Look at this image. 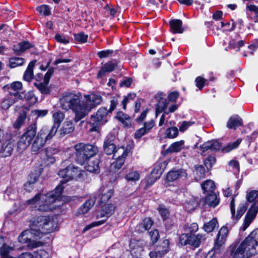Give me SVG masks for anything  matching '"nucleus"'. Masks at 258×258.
<instances>
[{
  "instance_id": "obj_20",
  "label": "nucleus",
  "mask_w": 258,
  "mask_h": 258,
  "mask_svg": "<svg viewBox=\"0 0 258 258\" xmlns=\"http://www.w3.org/2000/svg\"><path fill=\"white\" fill-rule=\"evenodd\" d=\"M37 128L36 123L31 124L26 128L25 132L22 135V137L31 143L32 140L37 135Z\"/></svg>"
},
{
  "instance_id": "obj_56",
  "label": "nucleus",
  "mask_w": 258,
  "mask_h": 258,
  "mask_svg": "<svg viewBox=\"0 0 258 258\" xmlns=\"http://www.w3.org/2000/svg\"><path fill=\"white\" fill-rule=\"evenodd\" d=\"M216 162V158L215 156H210L205 159L204 163L205 165L207 167L208 169H210L212 168L213 165L215 164Z\"/></svg>"
},
{
  "instance_id": "obj_26",
  "label": "nucleus",
  "mask_w": 258,
  "mask_h": 258,
  "mask_svg": "<svg viewBox=\"0 0 258 258\" xmlns=\"http://www.w3.org/2000/svg\"><path fill=\"white\" fill-rule=\"evenodd\" d=\"M170 30L173 33H182L183 32L182 22L179 19L172 20L169 22Z\"/></svg>"
},
{
  "instance_id": "obj_64",
  "label": "nucleus",
  "mask_w": 258,
  "mask_h": 258,
  "mask_svg": "<svg viewBox=\"0 0 258 258\" xmlns=\"http://www.w3.org/2000/svg\"><path fill=\"white\" fill-rule=\"evenodd\" d=\"M35 256L36 258H48L49 255L47 251L41 249L37 251Z\"/></svg>"
},
{
  "instance_id": "obj_42",
  "label": "nucleus",
  "mask_w": 258,
  "mask_h": 258,
  "mask_svg": "<svg viewBox=\"0 0 258 258\" xmlns=\"http://www.w3.org/2000/svg\"><path fill=\"white\" fill-rule=\"evenodd\" d=\"M197 205L198 202L196 199L194 197H191L185 202L184 207L186 211L188 212H191L194 210Z\"/></svg>"
},
{
  "instance_id": "obj_54",
  "label": "nucleus",
  "mask_w": 258,
  "mask_h": 258,
  "mask_svg": "<svg viewBox=\"0 0 258 258\" xmlns=\"http://www.w3.org/2000/svg\"><path fill=\"white\" fill-rule=\"evenodd\" d=\"M74 36L75 40L80 43H85L87 42L88 37V35L85 34L83 32L75 34Z\"/></svg>"
},
{
  "instance_id": "obj_63",
  "label": "nucleus",
  "mask_w": 258,
  "mask_h": 258,
  "mask_svg": "<svg viewBox=\"0 0 258 258\" xmlns=\"http://www.w3.org/2000/svg\"><path fill=\"white\" fill-rule=\"evenodd\" d=\"M150 238L153 242H156L159 237V234L158 230H155L149 233Z\"/></svg>"
},
{
  "instance_id": "obj_4",
  "label": "nucleus",
  "mask_w": 258,
  "mask_h": 258,
  "mask_svg": "<svg viewBox=\"0 0 258 258\" xmlns=\"http://www.w3.org/2000/svg\"><path fill=\"white\" fill-rule=\"evenodd\" d=\"M103 148L106 154H113V157L116 160L114 167L120 168L123 164L124 159L128 155V150L123 147L116 148L112 140L108 137H107L104 141Z\"/></svg>"
},
{
  "instance_id": "obj_29",
  "label": "nucleus",
  "mask_w": 258,
  "mask_h": 258,
  "mask_svg": "<svg viewBox=\"0 0 258 258\" xmlns=\"http://www.w3.org/2000/svg\"><path fill=\"white\" fill-rule=\"evenodd\" d=\"M242 119L238 115L231 117L227 123V126L229 128L235 129L237 127L242 125Z\"/></svg>"
},
{
  "instance_id": "obj_8",
  "label": "nucleus",
  "mask_w": 258,
  "mask_h": 258,
  "mask_svg": "<svg viewBox=\"0 0 258 258\" xmlns=\"http://www.w3.org/2000/svg\"><path fill=\"white\" fill-rule=\"evenodd\" d=\"M55 135L49 131L47 126H43L38 132L32 143V152H37L43 147L47 141L50 140Z\"/></svg>"
},
{
  "instance_id": "obj_14",
  "label": "nucleus",
  "mask_w": 258,
  "mask_h": 258,
  "mask_svg": "<svg viewBox=\"0 0 258 258\" xmlns=\"http://www.w3.org/2000/svg\"><path fill=\"white\" fill-rule=\"evenodd\" d=\"M8 88L9 94L15 97L19 100L24 98V93L22 90V84L20 82H15L6 86Z\"/></svg>"
},
{
  "instance_id": "obj_5",
  "label": "nucleus",
  "mask_w": 258,
  "mask_h": 258,
  "mask_svg": "<svg viewBox=\"0 0 258 258\" xmlns=\"http://www.w3.org/2000/svg\"><path fill=\"white\" fill-rule=\"evenodd\" d=\"M30 229L32 232L36 233V237L40 238L42 234L50 233L54 230V223L49 217L38 216L32 220L30 224Z\"/></svg>"
},
{
  "instance_id": "obj_49",
  "label": "nucleus",
  "mask_w": 258,
  "mask_h": 258,
  "mask_svg": "<svg viewBox=\"0 0 258 258\" xmlns=\"http://www.w3.org/2000/svg\"><path fill=\"white\" fill-rule=\"evenodd\" d=\"M247 9L251 13L254 14L253 21L255 23L258 22V7L254 5H247Z\"/></svg>"
},
{
  "instance_id": "obj_11",
  "label": "nucleus",
  "mask_w": 258,
  "mask_h": 258,
  "mask_svg": "<svg viewBox=\"0 0 258 258\" xmlns=\"http://www.w3.org/2000/svg\"><path fill=\"white\" fill-rule=\"evenodd\" d=\"M108 111L106 108H99L95 114L91 116L90 124L92 126L91 131H96L99 126L106 123L107 120Z\"/></svg>"
},
{
  "instance_id": "obj_17",
  "label": "nucleus",
  "mask_w": 258,
  "mask_h": 258,
  "mask_svg": "<svg viewBox=\"0 0 258 258\" xmlns=\"http://www.w3.org/2000/svg\"><path fill=\"white\" fill-rule=\"evenodd\" d=\"M202 153L208 150L218 151L221 148V144L217 140H212L207 142L200 147Z\"/></svg>"
},
{
  "instance_id": "obj_1",
  "label": "nucleus",
  "mask_w": 258,
  "mask_h": 258,
  "mask_svg": "<svg viewBox=\"0 0 258 258\" xmlns=\"http://www.w3.org/2000/svg\"><path fill=\"white\" fill-rule=\"evenodd\" d=\"M101 101L102 97L100 95L91 94L84 95L83 98L80 93H66L60 99L62 109L66 111L71 109L75 113L76 122L86 116Z\"/></svg>"
},
{
  "instance_id": "obj_39",
  "label": "nucleus",
  "mask_w": 258,
  "mask_h": 258,
  "mask_svg": "<svg viewBox=\"0 0 258 258\" xmlns=\"http://www.w3.org/2000/svg\"><path fill=\"white\" fill-rule=\"evenodd\" d=\"M202 187L205 192L212 193L214 192L215 185L213 181L207 180L202 183Z\"/></svg>"
},
{
  "instance_id": "obj_45",
  "label": "nucleus",
  "mask_w": 258,
  "mask_h": 258,
  "mask_svg": "<svg viewBox=\"0 0 258 258\" xmlns=\"http://www.w3.org/2000/svg\"><path fill=\"white\" fill-rule=\"evenodd\" d=\"M247 208V204L246 203H240L238 207L236 214H235V216L232 218L236 220H238L243 215Z\"/></svg>"
},
{
  "instance_id": "obj_15",
  "label": "nucleus",
  "mask_w": 258,
  "mask_h": 258,
  "mask_svg": "<svg viewBox=\"0 0 258 258\" xmlns=\"http://www.w3.org/2000/svg\"><path fill=\"white\" fill-rule=\"evenodd\" d=\"M64 117V113L60 111H55L52 114L53 124L49 128V131L53 132L55 135Z\"/></svg>"
},
{
  "instance_id": "obj_18",
  "label": "nucleus",
  "mask_w": 258,
  "mask_h": 258,
  "mask_svg": "<svg viewBox=\"0 0 258 258\" xmlns=\"http://www.w3.org/2000/svg\"><path fill=\"white\" fill-rule=\"evenodd\" d=\"M165 95L162 93H158L156 98L158 100V103L156 104V116L157 117L158 113L162 112L166 109L168 102H167L166 99L164 98Z\"/></svg>"
},
{
  "instance_id": "obj_30",
  "label": "nucleus",
  "mask_w": 258,
  "mask_h": 258,
  "mask_svg": "<svg viewBox=\"0 0 258 258\" xmlns=\"http://www.w3.org/2000/svg\"><path fill=\"white\" fill-rule=\"evenodd\" d=\"M116 118L119 120L125 127H130L131 125V117L127 114L122 112H118L116 115Z\"/></svg>"
},
{
  "instance_id": "obj_43",
  "label": "nucleus",
  "mask_w": 258,
  "mask_h": 258,
  "mask_svg": "<svg viewBox=\"0 0 258 258\" xmlns=\"http://www.w3.org/2000/svg\"><path fill=\"white\" fill-rule=\"evenodd\" d=\"M25 60L22 57H14L9 60V67L11 68L22 66L24 64Z\"/></svg>"
},
{
  "instance_id": "obj_59",
  "label": "nucleus",
  "mask_w": 258,
  "mask_h": 258,
  "mask_svg": "<svg viewBox=\"0 0 258 258\" xmlns=\"http://www.w3.org/2000/svg\"><path fill=\"white\" fill-rule=\"evenodd\" d=\"M55 39L57 42L64 44H67L69 43L68 38L66 37L65 36L61 35L59 34H56L55 35Z\"/></svg>"
},
{
  "instance_id": "obj_58",
  "label": "nucleus",
  "mask_w": 258,
  "mask_h": 258,
  "mask_svg": "<svg viewBox=\"0 0 258 258\" xmlns=\"http://www.w3.org/2000/svg\"><path fill=\"white\" fill-rule=\"evenodd\" d=\"M39 175V173L37 171L31 172L29 175L28 180L35 184L37 181Z\"/></svg>"
},
{
  "instance_id": "obj_44",
  "label": "nucleus",
  "mask_w": 258,
  "mask_h": 258,
  "mask_svg": "<svg viewBox=\"0 0 258 258\" xmlns=\"http://www.w3.org/2000/svg\"><path fill=\"white\" fill-rule=\"evenodd\" d=\"M153 223V221L150 218L144 219L139 225V230L141 232H144L149 229L152 227Z\"/></svg>"
},
{
  "instance_id": "obj_31",
  "label": "nucleus",
  "mask_w": 258,
  "mask_h": 258,
  "mask_svg": "<svg viewBox=\"0 0 258 258\" xmlns=\"http://www.w3.org/2000/svg\"><path fill=\"white\" fill-rule=\"evenodd\" d=\"M99 164V160L98 159L91 160L86 166V169L90 172L98 173L100 171Z\"/></svg>"
},
{
  "instance_id": "obj_16",
  "label": "nucleus",
  "mask_w": 258,
  "mask_h": 258,
  "mask_svg": "<svg viewBox=\"0 0 258 258\" xmlns=\"http://www.w3.org/2000/svg\"><path fill=\"white\" fill-rule=\"evenodd\" d=\"M29 110V107L24 106L22 107V109L19 112L18 117L13 123V127L15 128L19 129L24 124L26 118L27 114Z\"/></svg>"
},
{
  "instance_id": "obj_57",
  "label": "nucleus",
  "mask_w": 258,
  "mask_h": 258,
  "mask_svg": "<svg viewBox=\"0 0 258 258\" xmlns=\"http://www.w3.org/2000/svg\"><path fill=\"white\" fill-rule=\"evenodd\" d=\"M105 221H106V219H104V220H102L98 221L93 222L91 223H90V224L87 225L84 228L83 231H86L92 228L101 225L103 224V223H104Z\"/></svg>"
},
{
  "instance_id": "obj_46",
  "label": "nucleus",
  "mask_w": 258,
  "mask_h": 258,
  "mask_svg": "<svg viewBox=\"0 0 258 258\" xmlns=\"http://www.w3.org/2000/svg\"><path fill=\"white\" fill-rule=\"evenodd\" d=\"M140 177L139 173L136 171L130 172L125 176V179L128 182H136L139 180Z\"/></svg>"
},
{
  "instance_id": "obj_38",
  "label": "nucleus",
  "mask_w": 258,
  "mask_h": 258,
  "mask_svg": "<svg viewBox=\"0 0 258 258\" xmlns=\"http://www.w3.org/2000/svg\"><path fill=\"white\" fill-rule=\"evenodd\" d=\"M115 64L112 62H108L105 63L98 73L97 77H101L105 73L112 72L115 68Z\"/></svg>"
},
{
  "instance_id": "obj_3",
  "label": "nucleus",
  "mask_w": 258,
  "mask_h": 258,
  "mask_svg": "<svg viewBox=\"0 0 258 258\" xmlns=\"http://www.w3.org/2000/svg\"><path fill=\"white\" fill-rule=\"evenodd\" d=\"M254 232L250 233L237 247L232 246L231 258H248L258 253V241L254 237Z\"/></svg>"
},
{
  "instance_id": "obj_23",
  "label": "nucleus",
  "mask_w": 258,
  "mask_h": 258,
  "mask_svg": "<svg viewBox=\"0 0 258 258\" xmlns=\"http://www.w3.org/2000/svg\"><path fill=\"white\" fill-rule=\"evenodd\" d=\"M115 206L112 204L105 205L102 210L97 215V218L109 217L115 211Z\"/></svg>"
},
{
  "instance_id": "obj_52",
  "label": "nucleus",
  "mask_w": 258,
  "mask_h": 258,
  "mask_svg": "<svg viewBox=\"0 0 258 258\" xmlns=\"http://www.w3.org/2000/svg\"><path fill=\"white\" fill-rule=\"evenodd\" d=\"M37 11L41 15L48 16L50 14V10L47 5H41L37 8Z\"/></svg>"
},
{
  "instance_id": "obj_10",
  "label": "nucleus",
  "mask_w": 258,
  "mask_h": 258,
  "mask_svg": "<svg viewBox=\"0 0 258 258\" xmlns=\"http://www.w3.org/2000/svg\"><path fill=\"white\" fill-rule=\"evenodd\" d=\"M228 229L226 226L221 228L217 235V240L212 249L209 252L210 256L219 254L223 250V245L228 234Z\"/></svg>"
},
{
  "instance_id": "obj_33",
  "label": "nucleus",
  "mask_w": 258,
  "mask_h": 258,
  "mask_svg": "<svg viewBox=\"0 0 258 258\" xmlns=\"http://www.w3.org/2000/svg\"><path fill=\"white\" fill-rule=\"evenodd\" d=\"M205 203L210 207L215 208L219 204V199L214 192L210 193L205 198Z\"/></svg>"
},
{
  "instance_id": "obj_47",
  "label": "nucleus",
  "mask_w": 258,
  "mask_h": 258,
  "mask_svg": "<svg viewBox=\"0 0 258 258\" xmlns=\"http://www.w3.org/2000/svg\"><path fill=\"white\" fill-rule=\"evenodd\" d=\"M241 141V140L240 139H238L234 142L229 143L222 149L223 151L225 152L231 151L232 150L237 148L240 144Z\"/></svg>"
},
{
  "instance_id": "obj_48",
  "label": "nucleus",
  "mask_w": 258,
  "mask_h": 258,
  "mask_svg": "<svg viewBox=\"0 0 258 258\" xmlns=\"http://www.w3.org/2000/svg\"><path fill=\"white\" fill-rule=\"evenodd\" d=\"M165 134L168 138L173 139L178 135V130L176 127H170L166 130Z\"/></svg>"
},
{
  "instance_id": "obj_22",
  "label": "nucleus",
  "mask_w": 258,
  "mask_h": 258,
  "mask_svg": "<svg viewBox=\"0 0 258 258\" xmlns=\"http://www.w3.org/2000/svg\"><path fill=\"white\" fill-rule=\"evenodd\" d=\"M19 197L18 188L17 185H12L7 188L4 194L6 200H15Z\"/></svg>"
},
{
  "instance_id": "obj_24",
  "label": "nucleus",
  "mask_w": 258,
  "mask_h": 258,
  "mask_svg": "<svg viewBox=\"0 0 258 258\" xmlns=\"http://www.w3.org/2000/svg\"><path fill=\"white\" fill-rule=\"evenodd\" d=\"M75 130L72 120L67 119L59 130L60 135L64 136L72 133Z\"/></svg>"
},
{
  "instance_id": "obj_41",
  "label": "nucleus",
  "mask_w": 258,
  "mask_h": 258,
  "mask_svg": "<svg viewBox=\"0 0 258 258\" xmlns=\"http://www.w3.org/2000/svg\"><path fill=\"white\" fill-rule=\"evenodd\" d=\"M195 178L196 180H200L205 177V170L202 165L195 166V170L194 171Z\"/></svg>"
},
{
  "instance_id": "obj_13",
  "label": "nucleus",
  "mask_w": 258,
  "mask_h": 258,
  "mask_svg": "<svg viewBox=\"0 0 258 258\" xmlns=\"http://www.w3.org/2000/svg\"><path fill=\"white\" fill-rule=\"evenodd\" d=\"M35 234L36 233L32 232L31 229L25 230L19 235L18 240L21 243L27 244V246L30 248L39 247L41 245V243L31 239L32 236L36 239L38 238L36 237Z\"/></svg>"
},
{
  "instance_id": "obj_35",
  "label": "nucleus",
  "mask_w": 258,
  "mask_h": 258,
  "mask_svg": "<svg viewBox=\"0 0 258 258\" xmlns=\"http://www.w3.org/2000/svg\"><path fill=\"white\" fill-rule=\"evenodd\" d=\"M30 142L25 139L22 136L17 143V152L20 154L23 153L30 145Z\"/></svg>"
},
{
  "instance_id": "obj_25",
  "label": "nucleus",
  "mask_w": 258,
  "mask_h": 258,
  "mask_svg": "<svg viewBox=\"0 0 258 258\" xmlns=\"http://www.w3.org/2000/svg\"><path fill=\"white\" fill-rule=\"evenodd\" d=\"M19 100L15 97L8 94L6 96L0 104V108L3 110L8 109L15 103Z\"/></svg>"
},
{
  "instance_id": "obj_6",
  "label": "nucleus",
  "mask_w": 258,
  "mask_h": 258,
  "mask_svg": "<svg viewBox=\"0 0 258 258\" xmlns=\"http://www.w3.org/2000/svg\"><path fill=\"white\" fill-rule=\"evenodd\" d=\"M74 149L76 161L81 165L84 164L89 158L98 152L97 147L83 143L76 144L74 146Z\"/></svg>"
},
{
  "instance_id": "obj_37",
  "label": "nucleus",
  "mask_w": 258,
  "mask_h": 258,
  "mask_svg": "<svg viewBox=\"0 0 258 258\" xmlns=\"http://www.w3.org/2000/svg\"><path fill=\"white\" fill-rule=\"evenodd\" d=\"M218 227V223L216 218H213L204 225V230L208 233L211 232Z\"/></svg>"
},
{
  "instance_id": "obj_62",
  "label": "nucleus",
  "mask_w": 258,
  "mask_h": 258,
  "mask_svg": "<svg viewBox=\"0 0 258 258\" xmlns=\"http://www.w3.org/2000/svg\"><path fill=\"white\" fill-rule=\"evenodd\" d=\"M205 80L201 77H198L195 80L196 86L200 89L201 90L204 86Z\"/></svg>"
},
{
  "instance_id": "obj_53",
  "label": "nucleus",
  "mask_w": 258,
  "mask_h": 258,
  "mask_svg": "<svg viewBox=\"0 0 258 258\" xmlns=\"http://www.w3.org/2000/svg\"><path fill=\"white\" fill-rule=\"evenodd\" d=\"M30 104H33L36 102V98L32 92H28L26 94L24 93V98Z\"/></svg>"
},
{
  "instance_id": "obj_2",
  "label": "nucleus",
  "mask_w": 258,
  "mask_h": 258,
  "mask_svg": "<svg viewBox=\"0 0 258 258\" xmlns=\"http://www.w3.org/2000/svg\"><path fill=\"white\" fill-rule=\"evenodd\" d=\"M68 167L59 170L58 175L63 178L60 181V184L57 185L54 190L45 195L37 194L33 198L27 201V204L35 210L40 211H47L53 209L54 207L51 205L52 204L56 201H60L61 198V193L63 188L62 184L71 180L68 176Z\"/></svg>"
},
{
  "instance_id": "obj_28",
  "label": "nucleus",
  "mask_w": 258,
  "mask_h": 258,
  "mask_svg": "<svg viewBox=\"0 0 258 258\" xmlns=\"http://www.w3.org/2000/svg\"><path fill=\"white\" fill-rule=\"evenodd\" d=\"M100 194L98 196L100 203L107 201L112 196L113 191L106 187L100 189Z\"/></svg>"
},
{
  "instance_id": "obj_27",
  "label": "nucleus",
  "mask_w": 258,
  "mask_h": 258,
  "mask_svg": "<svg viewBox=\"0 0 258 258\" xmlns=\"http://www.w3.org/2000/svg\"><path fill=\"white\" fill-rule=\"evenodd\" d=\"M68 170L69 172L68 176L69 178H71V179L73 178H80L83 175V173H84V171L81 170L77 167H75L73 165L68 166Z\"/></svg>"
},
{
  "instance_id": "obj_12",
  "label": "nucleus",
  "mask_w": 258,
  "mask_h": 258,
  "mask_svg": "<svg viewBox=\"0 0 258 258\" xmlns=\"http://www.w3.org/2000/svg\"><path fill=\"white\" fill-rule=\"evenodd\" d=\"M205 235L202 234H183L180 238V242L182 245H189L194 248L200 246L201 243L206 239Z\"/></svg>"
},
{
  "instance_id": "obj_36",
  "label": "nucleus",
  "mask_w": 258,
  "mask_h": 258,
  "mask_svg": "<svg viewBox=\"0 0 258 258\" xmlns=\"http://www.w3.org/2000/svg\"><path fill=\"white\" fill-rule=\"evenodd\" d=\"M35 62L36 60L31 61L24 74V80L28 82H30L33 78V67Z\"/></svg>"
},
{
  "instance_id": "obj_32",
  "label": "nucleus",
  "mask_w": 258,
  "mask_h": 258,
  "mask_svg": "<svg viewBox=\"0 0 258 258\" xmlns=\"http://www.w3.org/2000/svg\"><path fill=\"white\" fill-rule=\"evenodd\" d=\"M184 142L183 140L175 142L170 145L166 150V152L174 153L179 152L184 148Z\"/></svg>"
},
{
  "instance_id": "obj_34",
  "label": "nucleus",
  "mask_w": 258,
  "mask_h": 258,
  "mask_svg": "<svg viewBox=\"0 0 258 258\" xmlns=\"http://www.w3.org/2000/svg\"><path fill=\"white\" fill-rule=\"evenodd\" d=\"M95 198L87 200L78 210L79 214L87 213L95 204Z\"/></svg>"
},
{
  "instance_id": "obj_51",
  "label": "nucleus",
  "mask_w": 258,
  "mask_h": 258,
  "mask_svg": "<svg viewBox=\"0 0 258 258\" xmlns=\"http://www.w3.org/2000/svg\"><path fill=\"white\" fill-rule=\"evenodd\" d=\"M119 98L120 96L118 95H116L111 98L109 112H111L116 108L118 104Z\"/></svg>"
},
{
  "instance_id": "obj_60",
  "label": "nucleus",
  "mask_w": 258,
  "mask_h": 258,
  "mask_svg": "<svg viewBox=\"0 0 258 258\" xmlns=\"http://www.w3.org/2000/svg\"><path fill=\"white\" fill-rule=\"evenodd\" d=\"M185 229L187 232H189L190 233H195L198 230L199 227L197 223H193L190 224V225H186Z\"/></svg>"
},
{
  "instance_id": "obj_21",
  "label": "nucleus",
  "mask_w": 258,
  "mask_h": 258,
  "mask_svg": "<svg viewBox=\"0 0 258 258\" xmlns=\"http://www.w3.org/2000/svg\"><path fill=\"white\" fill-rule=\"evenodd\" d=\"M187 176V173L185 170L183 169H177L169 171L166 176L167 180L168 181H173L178 178L184 177L185 178Z\"/></svg>"
},
{
  "instance_id": "obj_50",
  "label": "nucleus",
  "mask_w": 258,
  "mask_h": 258,
  "mask_svg": "<svg viewBox=\"0 0 258 258\" xmlns=\"http://www.w3.org/2000/svg\"><path fill=\"white\" fill-rule=\"evenodd\" d=\"M12 250V247L9 245H4L3 247L0 248V254L3 258H14L8 255L9 252Z\"/></svg>"
},
{
  "instance_id": "obj_40",
  "label": "nucleus",
  "mask_w": 258,
  "mask_h": 258,
  "mask_svg": "<svg viewBox=\"0 0 258 258\" xmlns=\"http://www.w3.org/2000/svg\"><path fill=\"white\" fill-rule=\"evenodd\" d=\"M34 85L42 94H48L50 93V89L48 86V83L45 82L44 80L43 82L34 83Z\"/></svg>"
},
{
  "instance_id": "obj_7",
  "label": "nucleus",
  "mask_w": 258,
  "mask_h": 258,
  "mask_svg": "<svg viewBox=\"0 0 258 258\" xmlns=\"http://www.w3.org/2000/svg\"><path fill=\"white\" fill-rule=\"evenodd\" d=\"M258 197V191L253 190L246 195V198L248 202L254 203L250 206L244 218L242 229L244 231L251 223L255 219L258 212V202H255V200Z\"/></svg>"
},
{
  "instance_id": "obj_9",
  "label": "nucleus",
  "mask_w": 258,
  "mask_h": 258,
  "mask_svg": "<svg viewBox=\"0 0 258 258\" xmlns=\"http://www.w3.org/2000/svg\"><path fill=\"white\" fill-rule=\"evenodd\" d=\"M16 138V136L11 133H7L5 134L4 140L0 146V155L1 156L6 157L11 155Z\"/></svg>"
},
{
  "instance_id": "obj_61",
  "label": "nucleus",
  "mask_w": 258,
  "mask_h": 258,
  "mask_svg": "<svg viewBox=\"0 0 258 258\" xmlns=\"http://www.w3.org/2000/svg\"><path fill=\"white\" fill-rule=\"evenodd\" d=\"M148 132L143 127L138 130L135 133V138L137 139H140L142 136L147 134Z\"/></svg>"
},
{
  "instance_id": "obj_19",
  "label": "nucleus",
  "mask_w": 258,
  "mask_h": 258,
  "mask_svg": "<svg viewBox=\"0 0 258 258\" xmlns=\"http://www.w3.org/2000/svg\"><path fill=\"white\" fill-rule=\"evenodd\" d=\"M163 245L162 249L160 250L161 246L158 247L156 250L152 251L150 252V256L151 258H161L168 251L169 241L165 240L163 241Z\"/></svg>"
},
{
  "instance_id": "obj_55",
  "label": "nucleus",
  "mask_w": 258,
  "mask_h": 258,
  "mask_svg": "<svg viewBox=\"0 0 258 258\" xmlns=\"http://www.w3.org/2000/svg\"><path fill=\"white\" fill-rule=\"evenodd\" d=\"M113 53V51L111 49H107L98 51L97 55L100 58H107L111 56Z\"/></svg>"
}]
</instances>
